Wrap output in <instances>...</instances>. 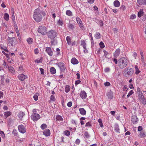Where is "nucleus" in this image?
Wrapping results in <instances>:
<instances>
[{"mask_svg": "<svg viewBox=\"0 0 146 146\" xmlns=\"http://www.w3.org/2000/svg\"><path fill=\"white\" fill-rule=\"evenodd\" d=\"M79 110L80 112V113L82 115H85L86 114V111L85 110V109L83 108H80L79 109Z\"/></svg>", "mask_w": 146, "mask_h": 146, "instance_id": "20", "label": "nucleus"}, {"mask_svg": "<svg viewBox=\"0 0 146 146\" xmlns=\"http://www.w3.org/2000/svg\"><path fill=\"white\" fill-rule=\"evenodd\" d=\"M137 2L140 5H144L146 4V0H137Z\"/></svg>", "mask_w": 146, "mask_h": 146, "instance_id": "18", "label": "nucleus"}, {"mask_svg": "<svg viewBox=\"0 0 146 146\" xmlns=\"http://www.w3.org/2000/svg\"><path fill=\"white\" fill-rule=\"evenodd\" d=\"M27 41L29 44H32L33 42V39L31 38H29L27 39Z\"/></svg>", "mask_w": 146, "mask_h": 146, "instance_id": "33", "label": "nucleus"}, {"mask_svg": "<svg viewBox=\"0 0 146 146\" xmlns=\"http://www.w3.org/2000/svg\"><path fill=\"white\" fill-rule=\"evenodd\" d=\"M39 52V51L38 50V49L37 48H35L34 50V52L35 54H38V53Z\"/></svg>", "mask_w": 146, "mask_h": 146, "instance_id": "52", "label": "nucleus"}, {"mask_svg": "<svg viewBox=\"0 0 146 146\" xmlns=\"http://www.w3.org/2000/svg\"><path fill=\"white\" fill-rule=\"evenodd\" d=\"M35 62H36L37 63H41L42 62V60L41 58H40V59H37L35 60Z\"/></svg>", "mask_w": 146, "mask_h": 146, "instance_id": "46", "label": "nucleus"}, {"mask_svg": "<svg viewBox=\"0 0 146 146\" xmlns=\"http://www.w3.org/2000/svg\"><path fill=\"white\" fill-rule=\"evenodd\" d=\"M114 130L117 133H119V126L118 124H115L114 125Z\"/></svg>", "mask_w": 146, "mask_h": 146, "instance_id": "22", "label": "nucleus"}, {"mask_svg": "<svg viewBox=\"0 0 146 146\" xmlns=\"http://www.w3.org/2000/svg\"><path fill=\"white\" fill-rule=\"evenodd\" d=\"M58 65L60 69L61 72H64L66 69L65 64L62 62H60L58 63Z\"/></svg>", "mask_w": 146, "mask_h": 146, "instance_id": "9", "label": "nucleus"}, {"mask_svg": "<svg viewBox=\"0 0 146 146\" xmlns=\"http://www.w3.org/2000/svg\"><path fill=\"white\" fill-rule=\"evenodd\" d=\"M120 9L121 10L124 11L126 9L124 5H122L120 7Z\"/></svg>", "mask_w": 146, "mask_h": 146, "instance_id": "54", "label": "nucleus"}, {"mask_svg": "<svg viewBox=\"0 0 146 146\" xmlns=\"http://www.w3.org/2000/svg\"><path fill=\"white\" fill-rule=\"evenodd\" d=\"M138 119L136 116L133 115L131 118V121L133 124H137Z\"/></svg>", "mask_w": 146, "mask_h": 146, "instance_id": "13", "label": "nucleus"}, {"mask_svg": "<svg viewBox=\"0 0 146 146\" xmlns=\"http://www.w3.org/2000/svg\"><path fill=\"white\" fill-rule=\"evenodd\" d=\"M92 125L91 124L90 122H88L86 124L85 126L86 127H90Z\"/></svg>", "mask_w": 146, "mask_h": 146, "instance_id": "60", "label": "nucleus"}, {"mask_svg": "<svg viewBox=\"0 0 146 146\" xmlns=\"http://www.w3.org/2000/svg\"><path fill=\"white\" fill-rule=\"evenodd\" d=\"M136 18V15L135 14L131 15L130 16V19H134Z\"/></svg>", "mask_w": 146, "mask_h": 146, "instance_id": "50", "label": "nucleus"}, {"mask_svg": "<svg viewBox=\"0 0 146 146\" xmlns=\"http://www.w3.org/2000/svg\"><path fill=\"white\" fill-rule=\"evenodd\" d=\"M80 95L81 98L82 99H85L87 97L86 94L84 91H81Z\"/></svg>", "mask_w": 146, "mask_h": 146, "instance_id": "14", "label": "nucleus"}, {"mask_svg": "<svg viewBox=\"0 0 146 146\" xmlns=\"http://www.w3.org/2000/svg\"><path fill=\"white\" fill-rule=\"evenodd\" d=\"M25 115V114L24 112L20 111L18 113L17 116L20 119H21Z\"/></svg>", "mask_w": 146, "mask_h": 146, "instance_id": "24", "label": "nucleus"}, {"mask_svg": "<svg viewBox=\"0 0 146 146\" xmlns=\"http://www.w3.org/2000/svg\"><path fill=\"white\" fill-rule=\"evenodd\" d=\"M50 99L51 100L53 101H54L55 99L54 96L52 95L50 96Z\"/></svg>", "mask_w": 146, "mask_h": 146, "instance_id": "55", "label": "nucleus"}, {"mask_svg": "<svg viewBox=\"0 0 146 146\" xmlns=\"http://www.w3.org/2000/svg\"><path fill=\"white\" fill-rule=\"evenodd\" d=\"M68 27L71 29H73L74 28V27L73 24L69 23L68 25Z\"/></svg>", "mask_w": 146, "mask_h": 146, "instance_id": "42", "label": "nucleus"}, {"mask_svg": "<svg viewBox=\"0 0 146 146\" xmlns=\"http://www.w3.org/2000/svg\"><path fill=\"white\" fill-rule=\"evenodd\" d=\"M99 45L102 48H103L105 47L104 44V43L102 42H100V43Z\"/></svg>", "mask_w": 146, "mask_h": 146, "instance_id": "47", "label": "nucleus"}, {"mask_svg": "<svg viewBox=\"0 0 146 146\" xmlns=\"http://www.w3.org/2000/svg\"><path fill=\"white\" fill-rule=\"evenodd\" d=\"M66 40L68 45H71V37L69 36H68L66 37Z\"/></svg>", "mask_w": 146, "mask_h": 146, "instance_id": "29", "label": "nucleus"}, {"mask_svg": "<svg viewBox=\"0 0 146 146\" xmlns=\"http://www.w3.org/2000/svg\"><path fill=\"white\" fill-rule=\"evenodd\" d=\"M138 99L140 101L142 102L143 104L145 105L146 104V101L143 96V93L138 94Z\"/></svg>", "mask_w": 146, "mask_h": 146, "instance_id": "7", "label": "nucleus"}, {"mask_svg": "<svg viewBox=\"0 0 146 146\" xmlns=\"http://www.w3.org/2000/svg\"><path fill=\"white\" fill-rule=\"evenodd\" d=\"M89 35L90 36V37L91 40V43H92V42H94V40H93V38L92 36V33H89Z\"/></svg>", "mask_w": 146, "mask_h": 146, "instance_id": "51", "label": "nucleus"}, {"mask_svg": "<svg viewBox=\"0 0 146 146\" xmlns=\"http://www.w3.org/2000/svg\"><path fill=\"white\" fill-rule=\"evenodd\" d=\"M86 138H88L90 137V135L87 132H86L84 134Z\"/></svg>", "mask_w": 146, "mask_h": 146, "instance_id": "56", "label": "nucleus"}, {"mask_svg": "<svg viewBox=\"0 0 146 146\" xmlns=\"http://www.w3.org/2000/svg\"><path fill=\"white\" fill-rule=\"evenodd\" d=\"M58 23L59 25L60 26H62L63 24L62 21L60 19H59L58 20Z\"/></svg>", "mask_w": 146, "mask_h": 146, "instance_id": "49", "label": "nucleus"}, {"mask_svg": "<svg viewBox=\"0 0 146 146\" xmlns=\"http://www.w3.org/2000/svg\"><path fill=\"white\" fill-rule=\"evenodd\" d=\"M102 36V35L99 32H97L94 35L95 38L97 39H100Z\"/></svg>", "mask_w": 146, "mask_h": 146, "instance_id": "17", "label": "nucleus"}, {"mask_svg": "<svg viewBox=\"0 0 146 146\" xmlns=\"http://www.w3.org/2000/svg\"><path fill=\"white\" fill-rule=\"evenodd\" d=\"M39 69L40 71V73L42 74H44V70L43 68H40Z\"/></svg>", "mask_w": 146, "mask_h": 146, "instance_id": "57", "label": "nucleus"}, {"mask_svg": "<svg viewBox=\"0 0 146 146\" xmlns=\"http://www.w3.org/2000/svg\"><path fill=\"white\" fill-rule=\"evenodd\" d=\"M70 86L68 85H66L65 88V91L66 93H68L70 90Z\"/></svg>", "mask_w": 146, "mask_h": 146, "instance_id": "35", "label": "nucleus"}, {"mask_svg": "<svg viewBox=\"0 0 146 146\" xmlns=\"http://www.w3.org/2000/svg\"><path fill=\"white\" fill-rule=\"evenodd\" d=\"M38 96L37 95H35L33 96V98L35 101H36L38 99Z\"/></svg>", "mask_w": 146, "mask_h": 146, "instance_id": "59", "label": "nucleus"}, {"mask_svg": "<svg viewBox=\"0 0 146 146\" xmlns=\"http://www.w3.org/2000/svg\"><path fill=\"white\" fill-rule=\"evenodd\" d=\"M81 45L83 48H85L86 47V44L85 40H81Z\"/></svg>", "mask_w": 146, "mask_h": 146, "instance_id": "32", "label": "nucleus"}, {"mask_svg": "<svg viewBox=\"0 0 146 146\" xmlns=\"http://www.w3.org/2000/svg\"><path fill=\"white\" fill-rule=\"evenodd\" d=\"M71 62L73 64H76L78 63V62L76 58H74L71 59Z\"/></svg>", "mask_w": 146, "mask_h": 146, "instance_id": "21", "label": "nucleus"}, {"mask_svg": "<svg viewBox=\"0 0 146 146\" xmlns=\"http://www.w3.org/2000/svg\"><path fill=\"white\" fill-rule=\"evenodd\" d=\"M120 49L119 48L117 49L113 54V56L115 58L117 57L120 54Z\"/></svg>", "mask_w": 146, "mask_h": 146, "instance_id": "16", "label": "nucleus"}, {"mask_svg": "<svg viewBox=\"0 0 146 146\" xmlns=\"http://www.w3.org/2000/svg\"><path fill=\"white\" fill-rule=\"evenodd\" d=\"M79 26L80 28L82 30H84L85 29H84V26L83 24L82 23H80L79 24Z\"/></svg>", "mask_w": 146, "mask_h": 146, "instance_id": "43", "label": "nucleus"}, {"mask_svg": "<svg viewBox=\"0 0 146 146\" xmlns=\"http://www.w3.org/2000/svg\"><path fill=\"white\" fill-rule=\"evenodd\" d=\"M43 134L45 136H48L50 135V130L48 129H46L44 130L43 131Z\"/></svg>", "mask_w": 146, "mask_h": 146, "instance_id": "15", "label": "nucleus"}, {"mask_svg": "<svg viewBox=\"0 0 146 146\" xmlns=\"http://www.w3.org/2000/svg\"><path fill=\"white\" fill-rule=\"evenodd\" d=\"M47 125L45 123L42 124L40 126L41 128L43 130L47 128Z\"/></svg>", "mask_w": 146, "mask_h": 146, "instance_id": "38", "label": "nucleus"}, {"mask_svg": "<svg viewBox=\"0 0 146 146\" xmlns=\"http://www.w3.org/2000/svg\"><path fill=\"white\" fill-rule=\"evenodd\" d=\"M66 14L67 15L69 16H72L73 15L72 12L70 10L66 11Z\"/></svg>", "mask_w": 146, "mask_h": 146, "instance_id": "31", "label": "nucleus"}, {"mask_svg": "<svg viewBox=\"0 0 146 146\" xmlns=\"http://www.w3.org/2000/svg\"><path fill=\"white\" fill-rule=\"evenodd\" d=\"M67 105L69 107H71L72 106V102H68L67 104Z\"/></svg>", "mask_w": 146, "mask_h": 146, "instance_id": "63", "label": "nucleus"}, {"mask_svg": "<svg viewBox=\"0 0 146 146\" xmlns=\"http://www.w3.org/2000/svg\"><path fill=\"white\" fill-rule=\"evenodd\" d=\"M50 73L52 74H54L56 73V70L55 68L53 67H51L50 70Z\"/></svg>", "mask_w": 146, "mask_h": 146, "instance_id": "27", "label": "nucleus"}, {"mask_svg": "<svg viewBox=\"0 0 146 146\" xmlns=\"http://www.w3.org/2000/svg\"><path fill=\"white\" fill-rule=\"evenodd\" d=\"M64 134L67 136H68L70 135V131L68 130H66L64 131Z\"/></svg>", "mask_w": 146, "mask_h": 146, "instance_id": "45", "label": "nucleus"}, {"mask_svg": "<svg viewBox=\"0 0 146 146\" xmlns=\"http://www.w3.org/2000/svg\"><path fill=\"white\" fill-rule=\"evenodd\" d=\"M57 35V32L54 30H50L48 32V36L51 39H53Z\"/></svg>", "mask_w": 146, "mask_h": 146, "instance_id": "4", "label": "nucleus"}, {"mask_svg": "<svg viewBox=\"0 0 146 146\" xmlns=\"http://www.w3.org/2000/svg\"><path fill=\"white\" fill-rule=\"evenodd\" d=\"M81 81L78 80L76 81L75 84V85H78L81 82Z\"/></svg>", "mask_w": 146, "mask_h": 146, "instance_id": "61", "label": "nucleus"}, {"mask_svg": "<svg viewBox=\"0 0 146 146\" xmlns=\"http://www.w3.org/2000/svg\"><path fill=\"white\" fill-rule=\"evenodd\" d=\"M3 65L4 66H5V68H8V65L6 64V62L5 61H4V62H3Z\"/></svg>", "mask_w": 146, "mask_h": 146, "instance_id": "62", "label": "nucleus"}, {"mask_svg": "<svg viewBox=\"0 0 146 146\" xmlns=\"http://www.w3.org/2000/svg\"><path fill=\"white\" fill-rule=\"evenodd\" d=\"M76 20L77 23L78 24L82 22L80 18L78 17H76Z\"/></svg>", "mask_w": 146, "mask_h": 146, "instance_id": "40", "label": "nucleus"}, {"mask_svg": "<svg viewBox=\"0 0 146 146\" xmlns=\"http://www.w3.org/2000/svg\"><path fill=\"white\" fill-rule=\"evenodd\" d=\"M87 2L90 4H92L94 3V0H87Z\"/></svg>", "mask_w": 146, "mask_h": 146, "instance_id": "58", "label": "nucleus"}, {"mask_svg": "<svg viewBox=\"0 0 146 146\" xmlns=\"http://www.w3.org/2000/svg\"><path fill=\"white\" fill-rule=\"evenodd\" d=\"M56 119L59 121H62L63 120V119L62 117L59 115H56Z\"/></svg>", "mask_w": 146, "mask_h": 146, "instance_id": "28", "label": "nucleus"}, {"mask_svg": "<svg viewBox=\"0 0 146 146\" xmlns=\"http://www.w3.org/2000/svg\"><path fill=\"white\" fill-rule=\"evenodd\" d=\"M13 134L15 136H17L18 135V133L17 130L15 129H14L12 132Z\"/></svg>", "mask_w": 146, "mask_h": 146, "instance_id": "39", "label": "nucleus"}, {"mask_svg": "<svg viewBox=\"0 0 146 146\" xmlns=\"http://www.w3.org/2000/svg\"><path fill=\"white\" fill-rule=\"evenodd\" d=\"M11 112L9 111H7L4 113V115L7 118L9 116L11 115Z\"/></svg>", "mask_w": 146, "mask_h": 146, "instance_id": "30", "label": "nucleus"}, {"mask_svg": "<svg viewBox=\"0 0 146 146\" xmlns=\"http://www.w3.org/2000/svg\"><path fill=\"white\" fill-rule=\"evenodd\" d=\"M80 142V141L79 139H77L75 141V143L77 145L79 144Z\"/></svg>", "mask_w": 146, "mask_h": 146, "instance_id": "44", "label": "nucleus"}, {"mask_svg": "<svg viewBox=\"0 0 146 146\" xmlns=\"http://www.w3.org/2000/svg\"><path fill=\"white\" fill-rule=\"evenodd\" d=\"M137 94L142 93L141 90L139 88H137Z\"/></svg>", "mask_w": 146, "mask_h": 146, "instance_id": "53", "label": "nucleus"}, {"mask_svg": "<svg viewBox=\"0 0 146 146\" xmlns=\"http://www.w3.org/2000/svg\"><path fill=\"white\" fill-rule=\"evenodd\" d=\"M143 9H141L138 12V17H140L143 14Z\"/></svg>", "mask_w": 146, "mask_h": 146, "instance_id": "26", "label": "nucleus"}, {"mask_svg": "<svg viewBox=\"0 0 146 146\" xmlns=\"http://www.w3.org/2000/svg\"><path fill=\"white\" fill-rule=\"evenodd\" d=\"M145 136L146 134L143 131L141 132L139 134V136L141 138L145 137Z\"/></svg>", "mask_w": 146, "mask_h": 146, "instance_id": "37", "label": "nucleus"}, {"mask_svg": "<svg viewBox=\"0 0 146 146\" xmlns=\"http://www.w3.org/2000/svg\"><path fill=\"white\" fill-rule=\"evenodd\" d=\"M46 51L50 56H52L53 55V51L50 47H46Z\"/></svg>", "mask_w": 146, "mask_h": 146, "instance_id": "11", "label": "nucleus"}, {"mask_svg": "<svg viewBox=\"0 0 146 146\" xmlns=\"http://www.w3.org/2000/svg\"><path fill=\"white\" fill-rule=\"evenodd\" d=\"M19 131L23 133H24L26 132V128L24 126L22 125H19L18 127Z\"/></svg>", "mask_w": 146, "mask_h": 146, "instance_id": "10", "label": "nucleus"}, {"mask_svg": "<svg viewBox=\"0 0 146 146\" xmlns=\"http://www.w3.org/2000/svg\"><path fill=\"white\" fill-rule=\"evenodd\" d=\"M41 10L39 8L36 9L34 12L33 18L37 22L41 21L42 20Z\"/></svg>", "mask_w": 146, "mask_h": 146, "instance_id": "2", "label": "nucleus"}, {"mask_svg": "<svg viewBox=\"0 0 146 146\" xmlns=\"http://www.w3.org/2000/svg\"><path fill=\"white\" fill-rule=\"evenodd\" d=\"M133 72V70L132 68H130L129 69L128 68H126L124 70L123 74L125 76H131Z\"/></svg>", "mask_w": 146, "mask_h": 146, "instance_id": "5", "label": "nucleus"}, {"mask_svg": "<svg viewBox=\"0 0 146 146\" xmlns=\"http://www.w3.org/2000/svg\"><path fill=\"white\" fill-rule=\"evenodd\" d=\"M31 119L34 121H36L40 118V115L36 113H33L31 116Z\"/></svg>", "mask_w": 146, "mask_h": 146, "instance_id": "8", "label": "nucleus"}, {"mask_svg": "<svg viewBox=\"0 0 146 146\" xmlns=\"http://www.w3.org/2000/svg\"><path fill=\"white\" fill-rule=\"evenodd\" d=\"M129 62V60L127 58L121 57L118 60V65L120 68L123 69L127 66Z\"/></svg>", "mask_w": 146, "mask_h": 146, "instance_id": "1", "label": "nucleus"}, {"mask_svg": "<svg viewBox=\"0 0 146 146\" xmlns=\"http://www.w3.org/2000/svg\"><path fill=\"white\" fill-rule=\"evenodd\" d=\"M104 52V56H105L106 58H107V56L109 54V53L105 50L103 51Z\"/></svg>", "mask_w": 146, "mask_h": 146, "instance_id": "41", "label": "nucleus"}, {"mask_svg": "<svg viewBox=\"0 0 146 146\" xmlns=\"http://www.w3.org/2000/svg\"><path fill=\"white\" fill-rule=\"evenodd\" d=\"M104 85L106 86H108L110 85V83L109 82H106L105 83Z\"/></svg>", "mask_w": 146, "mask_h": 146, "instance_id": "64", "label": "nucleus"}, {"mask_svg": "<svg viewBox=\"0 0 146 146\" xmlns=\"http://www.w3.org/2000/svg\"><path fill=\"white\" fill-rule=\"evenodd\" d=\"M9 14L7 13H5L4 19L6 21H8L9 20Z\"/></svg>", "mask_w": 146, "mask_h": 146, "instance_id": "36", "label": "nucleus"}, {"mask_svg": "<svg viewBox=\"0 0 146 146\" xmlns=\"http://www.w3.org/2000/svg\"><path fill=\"white\" fill-rule=\"evenodd\" d=\"M37 31L38 33L42 35H45L47 34V28L43 25H41L38 27Z\"/></svg>", "mask_w": 146, "mask_h": 146, "instance_id": "3", "label": "nucleus"}, {"mask_svg": "<svg viewBox=\"0 0 146 146\" xmlns=\"http://www.w3.org/2000/svg\"><path fill=\"white\" fill-rule=\"evenodd\" d=\"M135 74L137 75L140 72V71L139 70L138 66H135Z\"/></svg>", "mask_w": 146, "mask_h": 146, "instance_id": "34", "label": "nucleus"}, {"mask_svg": "<svg viewBox=\"0 0 146 146\" xmlns=\"http://www.w3.org/2000/svg\"><path fill=\"white\" fill-rule=\"evenodd\" d=\"M7 40L9 43L12 46L15 45L17 42L16 38L14 37H9L7 38Z\"/></svg>", "mask_w": 146, "mask_h": 146, "instance_id": "6", "label": "nucleus"}, {"mask_svg": "<svg viewBox=\"0 0 146 146\" xmlns=\"http://www.w3.org/2000/svg\"><path fill=\"white\" fill-rule=\"evenodd\" d=\"M8 69L9 71L11 72V73L13 74H14L15 73V71L13 67L11 66L8 67Z\"/></svg>", "mask_w": 146, "mask_h": 146, "instance_id": "25", "label": "nucleus"}, {"mask_svg": "<svg viewBox=\"0 0 146 146\" xmlns=\"http://www.w3.org/2000/svg\"><path fill=\"white\" fill-rule=\"evenodd\" d=\"M19 79L21 81H23L25 78H27V77L26 75L24 74H19L18 76Z\"/></svg>", "mask_w": 146, "mask_h": 146, "instance_id": "12", "label": "nucleus"}, {"mask_svg": "<svg viewBox=\"0 0 146 146\" xmlns=\"http://www.w3.org/2000/svg\"><path fill=\"white\" fill-rule=\"evenodd\" d=\"M113 93L111 92H108L107 93V96L108 99H112L113 98Z\"/></svg>", "mask_w": 146, "mask_h": 146, "instance_id": "19", "label": "nucleus"}, {"mask_svg": "<svg viewBox=\"0 0 146 146\" xmlns=\"http://www.w3.org/2000/svg\"><path fill=\"white\" fill-rule=\"evenodd\" d=\"M0 134L1 135L2 138H4L5 137V135L3 132L1 131H0Z\"/></svg>", "mask_w": 146, "mask_h": 146, "instance_id": "48", "label": "nucleus"}, {"mask_svg": "<svg viewBox=\"0 0 146 146\" xmlns=\"http://www.w3.org/2000/svg\"><path fill=\"white\" fill-rule=\"evenodd\" d=\"M120 5V3L118 0H115L113 2V5L116 7H119Z\"/></svg>", "mask_w": 146, "mask_h": 146, "instance_id": "23", "label": "nucleus"}]
</instances>
